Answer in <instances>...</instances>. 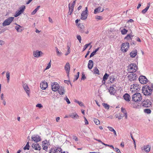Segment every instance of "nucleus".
I'll list each match as a JSON object with an SVG mask.
<instances>
[{"label": "nucleus", "instance_id": "f257e3e1", "mask_svg": "<svg viewBox=\"0 0 153 153\" xmlns=\"http://www.w3.org/2000/svg\"><path fill=\"white\" fill-rule=\"evenodd\" d=\"M142 92L146 96L150 95L152 93V89L149 86L146 85L143 87Z\"/></svg>", "mask_w": 153, "mask_h": 153}, {"label": "nucleus", "instance_id": "f03ea898", "mask_svg": "<svg viewBox=\"0 0 153 153\" xmlns=\"http://www.w3.org/2000/svg\"><path fill=\"white\" fill-rule=\"evenodd\" d=\"M142 99L141 94L139 93H136L133 94L132 97V100L137 102L140 101Z\"/></svg>", "mask_w": 153, "mask_h": 153}, {"label": "nucleus", "instance_id": "7ed1b4c3", "mask_svg": "<svg viewBox=\"0 0 153 153\" xmlns=\"http://www.w3.org/2000/svg\"><path fill=\"white\" fill-rule=\"evenodd\" d=\"M128 70L130 73L136 72L138 69V67L135 64L131 63L128 66Z\"/></svg>", "mask_w": 153, "mask_h": 153}, {"label": "nucleus", "instance_id": "20e7f679", "mask_svg": "<svg viewBox=\"0 0 153 153\" xmlns=\"http://www.w3.org/2000/svg\"><path fill=\"white\" fill-rule=\"evenodd\" d=\"M14 18L13 17H9L5 19L2 23L3 26H6L9 25L11 22L13 21Z\"/></svg>", "mask_w": 153, "mask_h": 153}, {"label": "nucleus", "instance_id": "39448f33", "mask_svg": "<svg viewBox=\"0 0 153 153\" xmlns=\"http://www.w3.org/2000/svg\"><path fill=\"white\" fill-rule=\"evenodd\" d=\"M129 43L128 42L123 43L122 44L121 49L123 52H126L129 48Z\"/></svg>", "mask_w": 153, "mask_h": 153}, {"label": "nucleus", "instance_id": "423d86ee", "mask_svg": "<svg viewBox=\"0 0 153 153\" xmlns=\"http://www.w3.org/2000/svg\"><path fill=\"white\" fill-rule=\"evenodd\" d=\"M128 79L130 82L135 80L137 78V75L135 74L131 73L128 74Z\"/></svg>", "mask_w": 153, "mask_h": 153}, {"label": "nucleus", "instance_id": "0eeeda50", "mask_svg": "<svg viewBox=\"0 0 153 153\" xmlns=\"http://www.w3.org/2000/svg\"><path fill=\"white\" fill-rule=\"evenodd\" d=\"M25 6L23 5L22 7H20L19 8V10L17 11L16 12V13L14 15L15 17H17L20 15L24 11L25 9Z\"/></svg>", "mask_w": 153, "mask_h": 153}, {"label": "nucleus", "instance_id": "6e6552de", "mask_svg": "<svg viewBox=\"0 0 153 153\" xmlns=\"http://www.w3.org/2000/svg\"><path fill=\"white\" fill-rule=\"evenodd\" d=\"M140 82L142 84H146L148 82V79L145 76H140L139 78Z\"/></svg>", "mask_w": 153, "mask_h": 153}, {"label": "nucleus", "instance_id": "1a4fd4ad", "mask_svg": "<svg viewBox=\"0 0 153 153\" xmlns=\"http://www.w3.org/2000/svg\"><path fill=\"white\" fill-rule=\"evenodd\" d=\"M140 86L137 83H135L133 85H131L130 90L131 91H133L134 89L136 90V91H138L139 90H140Z\"/></svg>", "mask_w": 153, "mask_h": 153}, {"label": "nucleus", "instance_id": "9d476101", "mask_svg": "<svg viewBox=\"0 0 153 153\" xmlns=\"http://www.w3.org/2000/svg\"><path fill=\"white\" fill-rule=\"evenodd\" d=\"M88 9L87 7H85V10L84 11H83L81 14V19L83 20L86 19L88 15L87 13Z\"/></svg>", "mask_w": 153, "mask_h": 153}, {"label": "nucleus", "instance_id": "9b49d317", "mask_svg": "<svg viewBox=\"0 0 153 153\" xmlns=\"http://www.w3.org/2000/svg\"><path fill=\"white\" fill-rule=\"evenodd\" d=\"M141 104L143 106L145 107H150L151 105V102L148 100L143 101Z\"/></svg>", "mask_w": 153, "mask_h": 153}, {"label": "nucleus", "instance_id": "f8f14e48", "mask_svg": "<svg viewBox=\"0 0 153 153\" xmlns=\"http://www.w3.org/2000/svg\"><path fill=\"white\" fill-rule=\"evenodd\" d=\"M32 140L36 143H37L41 140V138L38 135H34L31 137Z\"/></svg>", "mask_w": 153, "mask_h": 153}, {"label": "nucleus", "instance_id": "ddd939ff", "mask_svg": "<svg viewBox=\"0 0 153 153\" xmlns=\"http://www.w3.org/2000/svg\"><path fill=\"white\" fill-rule=\"evenodd\" d=\"M59 87L58 84L57 82H55L52 84V90L54 91H57Z\"/></svg>", "mask_w": 153, "mask_h": 153}, {"label": "nucleus", "instance_id": "4468645a", "mask_svg": "<svg viewBox=\"0 0 153 153\" xmlns=\"http://www.w3.org/2000/svg\"><path fill=\"white\" fill-rule=\"evenodd\" d=\"M62 149L58 147L55 149H51L49 153H62Z\"/></svg>", "mask_w": 153, "mask_h": 153}, {"label": "nucleus", "instance_id": "2eb2a0df", "mask_svg": "<svg viewBox=\"0 0 153 153\" xmlns=\"http://www.w3.org/2000/svg\"><path fill=\"white\" fill-rule=\"evenodd\" d=\"M48 84L45 81H43L40 84V88L43 90L45 89L48 87Z\"/></svg>", "mask_w": 153, "mask_h": 153}, {"label": "nucleus", "instance_id": "dca6fc26", "mask_svg": "<svg viewBox=\"0 0 153 153\" xmlns=\"http://www.w3.org/2000/svg\"><path fill=\"white\" fill-rule=\"evenodd\" d=\"M65 68L66 71V73L67 74V76H69L70 69V64L68 62L66 63L65 67Z\"/></svg>", "mask_w": 153, "mask_h": 153}, {"label": "nucleus", "instance_id": "f3484780", "mask_svg": "<svg viewBox=\"0 0 153 153\" xmlns=\"http://www.w3.org/2000/svg\"><path fill=\"white\" fill-rule=\"evenodd\" d=\"M49 145V143L48 141L46 140L43 144L42 147H43V149L47 151Z\"/></svg>", "mask_w": 153, "mask_h": 153}, {"label": "nucleus", "instance_id": "a211bd4d", "mask_svg": "<svg viewBox=\"0 0 153 153\" xmlns=\"http://www.w3.org/2000/svg\"><path fill=\"white\" fill-rule=\"evenodd\" d=\"M42 53L41 51L37 50L34 51L33 52V55L35 57H38L40 56L41 54H42Z\"/></svg>", "mask_w": 153, "mask_h": 153}, {"label": "nucleus", "instance_id": "6ab92c4d", "mask_svg": "<svg viewBox=\"0 0 153 153\" xmlns=\"http://www.w3.org/2000/svg\"><path fill=\"white\" fill-rule=\"evenodd\" d=\"M57 91L60 95H63L65 92V90L64 88L62 87H59Z\"/></svg>", "mask_w": 153, "mask_h": 153}, {"label": "nucleus", "instance_id": "aec40b11", "mask_svg": "<svg viewBox=\"0 0 153 153\" xmlns=\"http://www.w3.org/2000/svg\"><path fill=\"white\" fill-rule=\"evenodd\" d=\"M32 147L34 149L36 150H40V146L38 143H33L32 145Z\"/></svg>", "mask_w": 153, "mask_h": 153}, {"label": "nucleus", "instance_id": "412c9836", "mask_svg": "<svg viewBox=\"0 0 153 153\" xmlns=\"http://www.w3.org/2000/svg\"><path fill=\"white\" fill-rule=\"evenodd\" d=\"M15 24L16 25V26L15 27V28L17 31L19 32H21L23 30V29H22V27L16 23H15Z\"/></svg>", "mask_w": 153, "mask_h": 153}, {"label": "nucleus", "instance_id": "4be33fe9", "mask_svg": "<svg viewBox=\"0 0 153 153\" xmlns=\"http://www.w3.org/2000/svg\"><path fill=\"white\" fill-rule=\"evenodd\" d=\"M124 99L127 102H129L130 100V97L129 94L127 93H126L123 96Z\"/></svg>", "mask_w": 153, "mask_h": 153}, {"label": "nucleus", "instance_id": "5701e85b", "mask_svg": "<svg viewBox=\"0 0 153 153\" xmlns=\"http://www.w3.org/2000/svg\"><path fill=\"white\" fill-rule=\"evenodd\" d=\"M23 87L27 93L29 94V89L26 84H24L23 85Z\"/></svg>", "mask_w": 153, "mask_h": 153}, {"label": "nucleus", "instance_id": "b1692460", "mask_svg": "<svg viewBox=\"0 0 153 153\" xmlns=\"http://www.w3.org/2000/svg\"><path fill=\"white\" fill-rule=\"evenodd\" d=\"M109 90L111 94L114 95L116 93V90L113 87H110Z\"/></svg>", "mask_w": 153, "mask_h": 153}, {"label": "nucleus", "instance_id": "393cba45", "mask_svg": "<svg viewBox=\"0 0 153 153\" xmlns=\"http://www.w3.org/2000/svg\"><path fill=\"white\" fill-rule=\"evenodd\" d=\"M93 66V62L91 60H90L88 61V68L89 69H91Z\"/></svg>", "mask_w": 153, "mask_h": 153}, {"label": "nucleus", "instance_id": "a878e982", "mask_svg": "<svg viewBox=\"0 0 153 153\" xmlns=\"http://www.w3.org/2000/svg\"><path fill=\"white\" fill-rule=\"evenodd\" d=\"M150 6V3H149L147 4V7L144 9L142 11V13H145L149 9V7Z\"/></svg>", "mask_w": 153, "mask_h": 153}, {"label": "nucleus", "instance_id": "bb28decb", "mask_svg": "<svg viewBox=\"0 0 153 153\" xmlns=\"http://www.w3.org/2000/svg\"><path fill=\"white\" fill-rule=\"evenodd\" d=\"M69 117L75 119H78L79 118L78 115L76 113H73L72 114L70 115Z\"/></svg>", "mask_w": 153, "mask_h": 153}, {"label": "nucleus", "instance_id": "cd10ccee", "mask_svg": "<svg viewBox=\"0 0 153 153\" xmlns=\"http://www.w3.org/2000/svg\"><path fill=\"white\" fill-rule=\"evenodd\" d=\"M132 106L134 108L139 109L141 107V105L139 103H134L133 104Z\"/></svg>", "mask_w": 153, "mask_h": 153}, {"label": "nucleus", "instance_id": "c85d7f7f", "mask_svg": "<svg viewBox=\"0 0 153 153\" xmlns=\"http://www.w3.org/2000/svg\"><path fill=\"white\" fill-rule=\"evenodd\" d=\"M133 35L130 34H128L124 38L125 39H126L128 41H129L132 40L131 37L133 36Z\"/></svg>", "mask_w": 153, "mask_h": 153}, {"label": "nucleus", "instance_id": "c756f323", "mask_svg": "<svg viewBox=\"0 0 153 153\" xmlns=\"http://www.w3.org/2000/svg\"><path fill=\"white\" fill-rule=\"evenodd\" d=\"M150 149V147L149 145H147L144 146V149L146 152H149Z\"/></svg>", "mask_w": 153, "mask_h": 153}, {"label": "nucleus", "instance_id": "7c9ffc66", "mask_svg": "<svg viewBox=\"0 0 153 153\" xmlns=\"http://www.w3.org/2000/svg\"><path fill=\"white\" fill-rule=\"evenodd\" d=\"M108 128L110 131L113 132L115 136H117L116 131L112 127H108Z\"/></svg>", "mask_w": 153, "mask_h": 153}, {"label": "nucleus", "instance_id": "2f4dec72", "mask_svg": "<svg viewBox=\"0 0 153 153\" xmlns=\"http://www.w3.org/2000/svg\"><path fill=\"white\" fill-rule=\"evenodd\" d=\"M137 52L135 51H132L130 53V55L131 57L133 58L135 57L137 55Z\"/></svg>", "mask_w": 153, "mask_h": 153}, {"label": "nucleus", "instance_id": "473e14b6", "mask_svg": "<svg viewBox=\"0 0 153 153\" xmlns=\"http://www.w3.org/2000/svg\"><path fill=\"white\" fill-rule=\"evenodd\" d=\"M6 76L7 78V81L8 83H9L10 81V72L7 71L6 72Z\"/></svg>", "mask_w": 153, "mask_h": 153}, {"label": "nucleus", "instance_id": "72a5a7b5", "mask_svg": "<svg viewBox=\"0 0 153 153\" xmlns=\"http://www.w3.org/2000/svg\"><path fill=\"white\" fill-rule=\"evenodd\" d=\"M40 7V6H38L37 7V8H36L31 13L32 15H34L37 12V10L39 9V8Z\"/></svg>", "mask_w": 153, "mask_h": 153}, {"label": "nucleus", "instance_id": "f704fd0d", "mask_svg": "<svg viewBox=\"0 0 153 153\" xmlns=\"http://www.w3.org/2000/svg\"><path fill=\"white\" fill-rule=\"evenodd\" d=\"M101 7H99L97 8H96V9L94 10V13L95 14H97L98 12H101V10H100Z\"/></svg>", "mask_w": 153, "mask_h": 153}, {"label": "nucleus", "instance_id": "c9c22d12", "mask_svg": "<svg viewBox=\"0 0 153 153\" xmlns=\"http://www.w3.org/2000/svg\"><path fill=\"white\" fill-rule=\"evenodd\" d=\"M144 112L147 114H150L151 112V111L149 109H144Z\"/></svg>", "mask_w": 153, "mask_h": 153}, {"label": "nucleus", "instance_id": "e433bc0d", "mask_svg": "<svg viewBox=\"0 0 153 153\" xmlns=\"http://www.w3.org/2000/svg\"><path fill=\"white\" fill-rule=\"evenodd\" d=\"M109 76V75L108 74L106 73L103 76V81H105L108 79Z\"/></svg>", "mask_w": 153, "mask_h": 153}, {"label": "nucleus", "instance_id": "4c0bfd02", "mask_svg": "<svg viewBox=\"0 0 153 153\" xmlns=\"http://www.w3.org/2000/svg\"><path fill=\"white\" fill-rule=\"evenodd\" d=\"M121 32L122 34L124 35L126 34L128 32V30L125 28H123L121 30Z\"/></svg>", "mask_w": 153, "mask_h": 153}, {"label": "nucleus", "instance_id": "58836bf2", "mask_svg": "<svg viewBox=\"0 0 153 153\" xmlns=\"http://www.w3.org/2000/svg\"><path fill=\"white\" fill-rule=\"evenodd\" d=\"M103 106L105 108L108 109L109 108L110 106L107 104L103 103H102Z\"/></svg>", "mask_w": 153, "mask_h": 153}, {"label": "nucleus", "instance_id": "ea45409f", "mask_svg": "<svg viewBox=\"0 0 153 153\" xmlns=\"http://www.w3.org/2000/svg\"><path fill=\"white\" fill-rule=\"evenodd\" d=\"M70 5L71 3H69L68 4L69 11L73 12L74 10V7H73L71 6Z\"/></svg>", "mask_w": 153, "mask_h": 153}, {"label": "nucleus", "instance_id": "a19ab883", "mask_svg": "<svg viewBox=\"0 0 153 153\" xmlns=\"http://www.w3.org/2000/svg\"><path fill=\"white\" fill-rule=\"evenodd\" d=\"M79 72H78L77 73V74L75 76V78L74 79V82L78 78L79 76Z\"/></svg>", "mask_w": 153, "mask_h": 153}, {"label": "nucleus", "instance_id": "79ce46f5", "mask_svg": "<svg viewBox=\"0 0 153 153\" xmlns=\"http://www.w3.org/2000/svg\"><path fill=\"white\" fill-rule=\"evenodd\" d=\"M94 73L95 74H99V71L97 67H95L94 68Z\"/></svg>", "mask_w": 153, "mask_h": 153}, {"label": "nucleus", "instance_id": "37998d69", "mask_svg": "<svg viewBox=\"0 0 153 153\" xmlns=\"http://www.w3.org/2000/svg\"><path fill=\"white\" fill-rule=\"evenodd\" d=\"M29 147H30V146L29 145V142H28L27 143L25 146L24 147V150H26V149L29 150Z\"/></svg>", "mask_w": 153, "mask_h": 153}, {"label": "nucleus", "instance_id": "c03bdc74", "mask_svg": "<svg viewBox=\"0 0 153 153\" xmlns=\"http://www.w3.org/2000/svg\"><path fill=\"white\" fill-rule=\"evenodd\" d=\"M91 44V43L90 42L88 44H86L84 46L83 48V51H84L88 47V46L90 45Z\"/></svg>", "mask_w": 153, "mask_h": 153}, {"label": "nucleus", "instance_id": "a18cd8bd", "mask_svg": "<svg viewBox=\"0 0 153 153\" xmlns=\"http://www.w3.org/2000/svg\"><path fill=\"white\" fill-rule=\"evenodd\" d=\"M94 121L95 123L97 125H98L100 124V121L97 119H94Z\"/></svg>", "mask_w": 153, "mask_h": 153}, {"label": "nucleus", "instance_id": "49530a36", "mask_svg": "<svg viewBox=\"0 0 153 153\" xmlns=\"http://www.w3.org/2000/svg\"><path fill=\"white\" fill-rule=\"evenodd\" d=\"M57 55L58 56H60L62 54V53L60 51H58L56 52Z\"/></svg>", "mask_w": 153, "mask_h": 153}, {"label": "nucleus", "instance_id": "de8ad7c7", "mask_svg": "<svg viewBox=\"0 0 153 153\" xmlns=\"http://www.w3.org/2000/svg\"><path fill=\"white\" fill-rule=\"evenodd\" d=\"M65 100L66 101L68 104H70L71 102L69 100V99L67 97V96H66L65 98Z\"/></svg>", "mask_w": 153, "mask_h": 153}, {"label": "nucleus", "instance_id": "09e8293b", "mask_svg": "<svg viewBox=\"0 0 153 153\" xmlns=\"http://www.w3.org/2000/svg\"><path fill=\"white\" fill-rule=\"evenodd\" d=\"M115 79V78L113 76L110 77L109 80L111 83Z\"/></svg>", "mask_w": 153, "mask_h": 153}, {"label": "nucleus", "instance_id": "8fccbe9b", "mask_svg": "<svg viewBox=\"0 0 153 153\" xmlns=\"http://www.w3.org/2000/svg\"><path fill=\"white\" fill-rule=\"evenodd\" d=\"M51 60L50 62L48 64L47 66L46 67L45 70L48 69L50 68V67L51 66Z\"/></svg>", "mask_w": 153, "mask_h": 153}, {"label": "nucleus", "instance_id": "3c124183", "mask_svg": "<svg viewBox=\"0 0 153 153\" xmlns=\"http://www.w3.org/2000/svg\"><path fill=\"white\" fill-rule=\"evenodd\" d=\"M77 39L79 40L80 42H81V37L80 35H78L76 36Z\"/></svg>", "mask_w": 153, "mask_h": 153}, {"label": "nucleus", "instance_id": "603ef678", "mask_svg": "<svg viewBox=\"0 0 153 153\" xmlns=\"http://www.w3.org/2000/svg\"><path fill=\"white\" fill-rule=\"evenodd\" d=\"M121 111L122 112L124 113V114L126 112V111L125 109L123 108V107H122L121 108Z\"/></svg>", "mask_w": 153, "mask_h": 153}, {"label": "nucleus", "instance_id": "864d4df0", "mask_svg": "<svg viewBox=\"0 0 153 153\" xmlns=\"http://www.w3.org/2000/svg\"><path fill=\"white\" fill-rule=\"evenodd\" d=\"M67 46L68 49L70 50V47L71 46V43L70 42H69L67 43Z\"/></svg>", "mask_w": 153, "mask_h": 153}, {"label": "nucleus", "instance_id": "5fc2aeb1", "mask_svg": "<svg viewBox=\"0 0 153 153\" xmlns=\"http://www.w3.org/2000/svg\"><path fill=\"white\" fill-rule=\"evenodd\" d=\"M36 107H39L40 108H42V105L40 104H37L36 105Z\"/></svg>", "mask_w": 153, "mask_h": 153}, {"label": "nucleus", "instance_id": "6e6d98bb", "mask_svg": "<svg viewBox=\"0 0 153 153\" xmlns=\"http://www.w3.org/2000/svg\"><path fill=\"white\" fill-rule=\"evenodd\" d=\"M86 78V77L85 76V74H82V77L81 79L82 80H84Z\"/></svg>", "mask_w": 153, "mask_h": 153}, {"label": "nucleus", "instance_id": "4d7b16f0", "mask_svg": "<svg viewBox=\"0 0 153 153\" xmlns=\"http://www.w3.org/2000/svg\"><path fill=\"white\" fill-rule=\"evenodd\" d=\"M76 1V0H74L72 3L71 4V6L73 7H74V5L75 4Z\"/></svg>", "mask_w": 153, "mask_h": 153}, {"label": "nucleus", "instance_id": "13d9d810", "mask_svg": "<svg viewBox=\"0 0 153 153\" xmlns=\"http://www.w3.org/2000/svg\"><path fill=\"white\" fill-rule=\"evenodd\" d=\"M95 53L94 51L93 52L90 54V57H91L94 56L95 54Z\"/></svg>", "mask_w": 153, "mask_h": 153}, {"label": "nucleus", "instance_id": "bf43d9fd", "mask_svg": "<svg viewBox=\"0 0 153 153\" xmlns=\"http://www.w3.org/2000/svg\"><path fill=\"white\" fill-rule=\"evenodd\" d=\"M84 118H85V125H88V122L87 120V119L85 117H84Z\"/></svg>", "mask_w": 153, "mask_h": 153}, {"label": "nucleus", "instance_id": "052dcab7", "mask_svg": "<svg viewBox=\"0 0 153 153\" xmlns=\"http://www.w3.org/2000/svg\"><path fill=\"white\" fill-rule=\"evenodd\" d=\"M101 17L100 16H97L96 17V19L97 20H100L102 19Z\"/></svg>", "mask_w": 153, "mask_h": 153}, {"label": "nucleus", "instance_id": "680f3d73", "mask_svg": "<svg viewBox=\"0 0 153 153\" xmlns=\"http://www.w3.org/2000/svg\"><path fill=\"white\" fill-rule=\"evenodd\" d=\"M115 151L117 153H121L120 150L117 148H115Z\"/></svg>", "mask_w": 153, "mask_h": 153}, {"label": "nucleus", "instance_id": "e2e57ef3", "mask_svg": "<svg viewBox=\"0 0 153 153\" xmlns=\"http://www.w3.org/2000/svg\"><path fill=\"white\" fill-rule=\"evenodd\" d=\"M4 42L2 40H0V45H3L4 44Z\"/></svg>", "mask_w": 153, "mask_h": 153}, {"label": "nucleus", "instance_id": "0e129e2a", "mask_svg": "<svg viewBox=\"0 0 153 153\" xmlns=\"http://www.w3.org/2000/svg\"><path fill=\"white\" fill-rule=\"evenodd\" d=\"M70 52V50L68 49L67 51V52L65 53V55L66 56L68 54H69Z\"/></svg>", "mask_w": 153, "mask_h": 153}, {"label": "nucleus", "instance_id": "69168bd1", "mask_svg": "<svg viewBox=\"0 0 153 153\" xmlns=\"http://www.w3.org/2000/svg\"><path fill=\"white\" fill-rule=\"evenodd\" d=\"M78 104L80 106H83V104L81 102H79Z\"/></svg>", "mask_w": 153, "mask_h": 153}, {"label": "nucleus", "instance_id": "338daca9", "mask_svg": "<svg viewBox=\"0 0 153 153\" xmlns=\"http://www.w3.org/2000/svg\"><path fill=\"white\" fill-rule=\"evenodd\" d=\"M73 139H74L75 141H77L78 140V138L76 136H73Z\"/></svg>", "mask_w": 153, "mask_h": 153}, {"label": "nucleus", "instance_id": "774afa93", "mask_svg": "<svg viewBox=\"0 0 153 153\" xmlns=\"http://www.w3.org/2000/svg\"><path fill=\"white\" fill-rule=\"evenodd\" d=\"M136 40L137 41L139 42H141V40L138 37H137L136 38Z\"/></svg>", "mask_w": 153, "mask_h": 153}]
</instances>
